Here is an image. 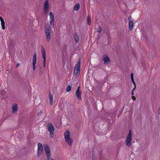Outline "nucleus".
I'll return each instance as SVG.
<instances>
[{
  "label": "nucleus",
  "mask_w": 160,
  "mask_h": 160,
  "mask_svg": "<svg viewBox=\"0 0 160 160\" xmlns=\"http://www.w3.org/2000/svg\"><path fill=\"white\" fill-rule=\"evenodd\" d=\"M65 141L69 145L71 146L72 143V139L70 138V133L68 130L66 131L64 133Z\"/></svg>",
  "instance_id": "1"
},
{
  "label": "nucleus",
  "mask_w": 160,
  "mask_h": 160,
  "mask_svg": "<svg viewBox=\"0 0 160 160\" xmlns=\"http://www.w3.org/2000/svg\"><path fill=\"white\" fill-rule=\"evenodd\" d=\"M45 35L47 40L49 42L51 39V30L50 26L49 24H47L45 27Z\"/></svg>",
  "instance_id": "2"
},
{
  "label": "nucleus",
  "mask_w": 160,
  "mask_h": 160,
  "mask_svg": "<svg viewBox=\"0 0 160 160\" xmlns=\"http://www.w3.org/2000/svg\"><path fill=\"white\" fill-rule=\"evenodd\" d=\"M47 128L50 133V136L51 137L53 138L55 130L54 127L51 123H50L47 125Z\"/></svg>",
  "instance_id": "3"
},
{
  "label": "nucleus",
  "mask_w": 160,
  "mask_h": 160,
  "mask_svg": "<svg viewBox=\"0 0 160 160\" xmlns=\"http://www.w3.org/2000/svg\"><path fill=\"white\" fill-rule=\"evenodd\" d=\"M132 141V133L131 130H130L128 135L127 137L126 141V145L128 147H130L131 145Z\"/></svg>",
  "instance_id": "4"
},
{
  "label": "nucleus",
  "mask_w": 160,
  "mask_h": 160,
  "mask_svg": "<svg viewBox=\"0 0 160 160\" xmlns=\"http://www.w3.org/2000/svg\"><path fill=\"white\" fill-rule=\"evenodd\" d=\"M80 63L79 62L78 63L76 64L74 67V74L76 76H78L80 72Z\"/></svg>",
  "instance_id": "5"
},
{
  "label": "nucleus",
  "mask_w": 160,
  "mask_h": 160,
  "mask_svg": "<svg viewBox=\"0 0 160 160\" xmlns=\"http://www.w3.org/2000/svg\"><path fill=\"white\" fill-rule=\"evenodd\" d=\"M44 150L45 151L48 160H49L51 158V152L50 148L48 145L45 146Z\"/></svg>",
  "instance_id": "6"
},
{
  "label": "nucleus",
  "mask_w": 160,
  "mask_h": 160,
  "mask_svg": "<svg viewBox=\"0 0 160 160\" xmlns=\"http://www.w3.org/2000/svg\"><path fill=\"white\" fill-rule=\"evenodd\" d=\"M49 2L48 0H45L44 5V12L45 14H47L48 12Z\"/></svg>",
  "instance_id": "7"
},
{
  "label": "nucleus",
  "mask_w": 160,
  "mask_h": 160,
  "mask_svg": "<svg viewBox=\"0 0 160 160\" xmlns=\"http://www.w3.org/2000/svg\"><path fill=\"white\" fill-rule=\"evenodd\" d=\"M43 150V147L42 144L41 143L38 144V157H40V155L41 154Z\"/></svg>",
  "instance_id": "8"
},
{
  "label": "nucleus",
  "mask_w": 160,
  "mask_h": 160,
  "mask_svg": "<svg viewBox=\"0 0 160 160\" xmlns=\"http://www.w3.org/2000/svg\"><path fill=\"white\" fill-rule=\"evenodd\" d=\"M37 62V54L34 53L33 54L32 60V66L33 70H34L36 68L35 65Z\"/></svg>",
  "instance_id": "9"
},
{
  "label": "nucleus",
  "mask_w": 160,
  "mask_h": 160,
  "mask_svg": "<svg viewBox=\"0 0 160 160\" xmlns=\"http://www.w3.org/2000/svg\"><path fill=\"white\" fill-rule=\"evenodd\" d=\"M131 18V16H129L128 18L129 20V30L132 31L133 28V21L132 20H130Z\"/></svg>",
  "instance_id": "10"
},
{
  "label": "nucleus",
  "mask_w": 160,
  "mask_h": 160,
  "mask_svg": "<svg viewBox=\"0 0 160 160\" xmlns=\"http://www.w3.org/2000/svg\"><path fill=\"white\" fill-rule=\"evenodd\" d=\"M102 60L104 61V63L105 64H108L110 62V59L107 55L104 56Z\"/></svg>",
  "instance_id": "11"
},
{
  "label": "nucleus",
  "mask_w": 160,
  "mask_h": 160,
  "mask_svg": "<svg viewBox=\"0 0 160 160\" xmlns=\"http://www.w3.org/2000/svg\"><path fill=\"white\" fill-rule=\"evenodd\" d=\"M12 112L13 113H15L17 112L18 109V106L17 104L13 105L12 106Z\"/></svg>",
  "instance_id": "12"
},
{
  "label": "nucleus",
  "mask_w": 160,
  "mask_h": 160,
  "mask_svg": "<svg viewBox=\"0 0 160 160\" xmlns=\"http://www.w3.org/2000/svg\"><path fill=\"white\" fill-rule=\"evenodd\" d=\"M0 20L1 22L2 28L3 30H4L5 29V22L4 20L1 16H0Z\"/></svg>",
  "instance_id": "13"
},
{
  "label": "nucleus",
  "mask_w": 160,
  "mask_h": 160,
  "mask_svg": "<svg viewBox=\"0 0 160 160\" xmlns=\"http://www.w3.org/2000/svg\"><path fill=\"white\" fill-rule=\"evenodd\" d=\"M42 57L44 60L43 61V66L44 67H45V62H46V54L44 50L42 51Z\"/></svg>",
  "instance_id": "14"
},
{
  "label": "nucleus",
  "mask_w": 160,
  "mask_h": 160,
  "mask_svg": "<svg viewBox=\"0 0 160 160\" xmlns=\"http://www.w3.org/2000/svg\"><path fill=\"white\" fill-rule=\"evenodd\" d=\"M75 94L76 95L77 98H78L80 100H81V94L82 92L81 91H78V92H76Z\"/></svg>",
  "instance_id": "15"
},
{
  "label": "nucleus",
  "mask_w": 160,
  "mask_h": 160,
  "mask_svg": "<svg viewBox=\"0 0 160 160\" xmlns=\"http://www.w3.org/2000/svg\"><path fill=\"white\" fill-rule=\"evenodd\" d=\"M80 7V4L78 3L76 4V5L74 6L73 9L75 11H78L79 10Z\"/></svg>",
  "instance_id": "16"
},
{
  "label": "nucleus",
  "mask_w": 160,
  "mask_h": 160,
  "mask_svg": "<svg viewBox=\"0 0 160 160\" xmlns=\"http://www.w3.org/2000/svg\"><path fill=\"white\" fill-rule=\"evenodd\" d=\"M49 98L50 99V103L51 105H52L53 102V96L51 94H49Z\"/></svg>",
  "instance_id": "17"
},
{
  "label": "nucleus",
  "mask_w": 160,
  "mask_h": 160,
  "mask_svg": "<svg viewBox=\"0 0 160 160\" xmlns=\"http://www.w3.org/2000/svg\"><path fill=\"white\" fill-rule=\"evenodd\" d=\"M74 40L76 42H78L79 41V37L77 33H75L74 34Z\"/></svg>",
  "instance_id": "18"
},
{
  "label": "nucleus",
  "mask_w": 160,
  "mask_h": 160,
  "mask_svg": "<svg viewBox=\"0 0 160 160\" xmlns=\"http://www.w3.org/2000/svg\"><path fill=\"white\" fill-rule=\"evenodd\" d=\"M91 18H90L89 16L88 15V18H87V23L88 24L90 25L91 24Z\"/></svg>",
  "instance_id": "19"
},
{
  "label": "nucleus",
  "mask_w": 160,
  "mask_h": 160,
  "mask_svg": "<svg viewBox=\"0 0 160 160\" xmlns=\"http://www.w3.org/2000/svg\"><path fill=\"white\" fill-rule=\"evenodd\" d=\"M50 20L54 19V15L52 12H51L49 13Z\"/></svg>",
  "instance_id": "20"
},
{
  "label": "nucleus",
  "mask_w": 160,
  "mask_h": 160,
  "mask_svg": "<svg viewBox=\"0 0 160 160\" xmlns=\"http://www.w3.org/2000/svg\"><path fill=\"white\" fill-rule=\"evenodd\" d=\"M71 87L69 85H68L67 86V88L66 89V91L67 92H68L71 90Z\"/></svg>",
  "instance_id": "21"
},
{
  "label": "nucleus",
  "mask_w": 160,
  "mask_h": 160,
  "mask_svg": "<svg viewBox=\"0 0 160 160\" xmlns=\"http://www.w3.org/2000/svg\"><path fill=\"white\" fill-rule=\"evenodd\" d=\"M50 20V24L51 25H52L53 26L54 24V19Z\"/></svg>",
  "instance_id": "22"
},
{
  "label": "nucleus",
  "mask_w": 160,
  "mask_h": 160,
  "mask_svg": "<svg viewBox=\"0 0 160 160\" xmlns=\"http://www.w3.org/2000/svg\"><path fill=\"white\" fill-rule=\"evenodd\" d=\"M131 78L132 79V80H134L133 78V75L132 73H131Z\"/></svg>",
  "instance_id": "23"
},
{
  "label": "nucleus",
  "mask_w": 160,
  "mask_h": 160,
  "mask_svg": "<svg viewBox=\"0 0 160 160\" xmlns=\"http://www.w3.org/2000/svg\"><path fill=\"white\" fill-rule=\"evenodd\" d=\"M101 31H102V29L100 27H99V28H98V33H99L101 32Z\"/></svg>",
  "instance_id": "24"
},
{
  "label": "nucleus",
  "mask_w": 160,
  "mask_h": 160,
  "mask_svg": "<svg viewBox=\"0 0 160 160\" xmlns=\"http://www.w3.org/2000/svg\"><path fill=\"white\" fill-rule=\"evenodd\" d=\"M158 113L159 114H160V106L158 109Z\"/></svg>",
  "instance_id": "25"
},
{
  "label": "nucleus",
  "mask_w": 160,
  "mask_h": 160,
  "mask_svg": "<svg viewBox=\"0 0 160 160\" xmlns=\"http://www.w3.org/2000/svg\"><path fill=\"white\" fill-rule=\"evenodd\" d=\"M79 88H80V87L79 86H78L76 90V92H78V91H80V90H79Z\"/></svg>",
  "instance_id": "26"
},
{
  "label": "nucleus",
  "mask_w": 160,
  "mask_h": 160,
  "mask_svg": "<svg viewBox=\"0 0 160 160\" xmlns=\"http://www.w3.org/2000/svg\"><path fill=\"white\" fill-rule=\"evenodd\" d=\"M132 83H133L134 86H136V84H135V82H134V80H132Z\"/></svg>",
  "instance_id": "27"
},
{
  "label": "nucleus",
  "mask_w": 160,
  "mask_h": 160,
  "mask_svg": "<svg viewBox=\"0 0 160 160\" xmlns=\"http://www.w3.org/2000/svg\"><path fill=\"white\" fill-rule=\"evenodd\" d=\"M19 63H17L16 65V67L17 68H18L19 67Z\"/></svg>",
  "instance_id": "28"
},
{
  "label": "nucleus",
  "mask_w": 160,
  "mask_h": 160,
  "mask_svg": "<svg viewBox=\"0 0 160 160\" xmlns=\"http://www.w3.org/2000/svg\"><path fill=\"white\" fill-rule=\"evenodd\" d=\"M135 98L133 96V97H132V99H133V100H135Z\"/></svg>",
  "instance_id": "29"
},
{
  "label": "nucleus",
  "mask_w": 160,
  "mask_h": 160,
  "mask_svg": "<svg viewBox=\"0 0 160 160\" xmlns=\"http://www.w3.org/2000/svg\"><path fill=\"white\" fill-rule=\"evenodd\" d=\"M131 95H134V92H133V91H132V92H131Z\"/></svg>",
  "instance_id": "30"
},
{
  "label": "nucleus",
  "mask_w": 160,
  "mask_h": 160,
  "mask_svg": "<svg viewBox=\"0 0 160 160\" xmlns=\"http://www.w3.org/2000/svg\"><path fill=\"white\" fill-rule=\"evenodd\" d=\"M135 88H136V86H135L134 88H133V89L132 91H133L135 89Z\"/></svg>",
  "instance_id": "31"
},
{
  "label": "nucleus",
  "mask_w": 160,
  "mask_h": 160,
  "mask_svg": "<svg viewBox=\"0 0 160 160\" xmlns=\"http://www.w3.org/2000/svg\"><path fill=\"white\" fill-rule=\"evenodd\" d=\"M42 113V112H39L38 113V115H40Z\"/></svg>",
  "instance_id": "32"
},
{
  "label": "nucleus",
  "mask_w": 160,
  "mask_h": 160,
  "mask_svg": "<svg viewBox=\"0 0 160 160\" xmlns=\"http://www.w3.org/2000/svg\"><path fill=\"white\" fill-rule=\"evenodd\" d=\"M51 160H54L53 159H51Z\"/></svg>",
  "instance_id": "33"
}]
</instances>
